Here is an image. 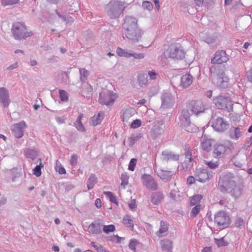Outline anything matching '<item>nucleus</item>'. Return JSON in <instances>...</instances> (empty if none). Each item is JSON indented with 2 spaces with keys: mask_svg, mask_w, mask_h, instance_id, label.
I'll use <instances>...</instances> for the list:
<instances>
[{
  "mask_svg": "<svg viewBox=\"0 0 252 252\" xmlns=\"http://www.w3.org/2000/svg\"><path fill=\"white\" fill-rule=\"evenodd\" d=\"M218 186L221 192L229 194L235 199L241 196L244 189L243 185L236 182L230 174L220 177Z\"/></svg>",
  "mask_w": 252,
  "mask_h": 252,
  "instance_id": "nucleus-1",
  "label": "nucleus"
},
{
  "mask_svg": "<svg viewBox=\"0 0 252 252\" xmlns=\"http://www.w3.org/2000/svg\"><path fill=\"white\" fill-rule=\"evenodd\" d=\"M185 52L183 47L179 44H173L170 45L161 55L159 60L169 58L183 60L185 58Z\"/></svg>",
  "mask_w": 252,
  "mask_h": 252,
  "instance_id": "nucleus-2",
  "label": "nucleus"
},
{
  "mask_svg": "<svg viewBox=\"0 0 252 252\" xmlns=\"http://www.w3.org/2000/svg\"><path fill=\"white\" fill-rule=\"evenodd\" d=\"M126 8L125 3L114 0L110 1L105 6V11L111 19H116L120 16Z\"/></svg>",
  "mask_w": 252,
  "mask_h": 252,
  "instance_id": "nucleus-3",
  "label": "nucleus"
},
{
  "mask_svg": "<svg viewBox=\"0 0 252 252\" xmlns=\"http://www.w3.org/2000/svg\"><path fill=\"white\" fill-rule=\"evenodd\" d=\"M12 33L16 40H23L32 36L33 33L28 29L24 23L16 22L12 27Z\"/></svg>",
  "mask_w": 252,
  "mask_h": 252,
  "instance_id": "nucleus-4",
  "label": "nucleus"
},
{
  "mask_svg": "<svg viewBox=\"0 0 252 252\" xmlns=\"http://www.w3.org/2000/svg\"><path fill=\"white\" fill-rule=\"evenodd\" d=\"M211 78L212 83L220 88L228 87L229 78L222 70H220L216 75L211 70Z\"/></svg>",
  "mask_w": 252,
  "mask_h": 252,
  "instance_id": "nucleus-5",
  "label": "nucleus"
},
{
  "mask_svg": "<svg viewBox=\"0 0 252 252\" xmlns=\"http://www.w3.org/2000/svg\"><path fill=\"white\" fill-rule=\"evenodd\" d=\"M213 102L218 109L226 110L228 112L233 110L232 101L228 97L221 95L217 96L214 98Z\"/></svg>",
  "mask_w": 252,
  "mask_h": 252,
  "instance_id": "nucleus-6",
  "label": "nucleus"
},
{
  "mask_svg": "<svg viewBox=\"0 0 252 252\" xmlns=\"http://www.w3.org/2000/svg\"><path fill=\"white\" fill-rule=\"evenodd\" d=\"M187 107L196 116L204 113L207 109L206 105L201 100H192L188 103Z\"/></svg>",
  "mask_w": 252,
  "mask_h": 252,
  "instance_id": "nucleus-7",
  "label": "nucleus"
},
{
  "mask_svg": "<svg viewBox=\"0 0 252 252\" xmlns=\"http://www.w3.org/2000/svg\"><path fill=\"white\" fill-rule=\"evenodd\" d=\"M189 111V109L187 107V108L183 109L179 119L181 125L185 128L186 130L188 132H192L194 130V129L192 128L193 125H192L190 122V115Z\"/></svg>",
  "mask_w": 252,
  "mask_h": 252,
  "instance_id": "nucleus-8",
  "label": "nucleus"
},
{
  "mask_svg": "<svg viewBox=\"0 0 252 252\" xmlns=\"http://www.w3.org/2000/svg\"><path fill=\"white\" fill-rule=\"evenodd\" d=\"M194 176L196 181L202 183L209 181L213 177L212 172L205 167L197 168L194 172Z\"/></svg>",
  "mask_w": 252,
  "mask_h": 252,
  "instance_id": "nucleus-9",
  "label": "nucleus"
},
{
  "mask_svg": "<svg viewBox=\"0 0 252 252\" xmlns=\"http://www.w3.org/2000/svg\"><path fill=\"white\" fill-rule=\"evenodd\" d=\"M117 95L112 91H104L99 93V101L102 105L111 106L114 104Z\"/></svg>",
  "mask_w": 252,
  "mask_h": 252,
  "instance_id": "nucleus-10",
  "label": "nucleus"
},
{
  "mask_svg": "<svg viewBox=\"0 0 252 252\" xmlns=\"http://www.w3.org/2000/svg\"><path fill=\"white\" fill-rule=\"evenodd\" d=\"M215 222L221 229H224L228 227L230 223L229 216L223 211H220L215 215Z\"/></svg>",
  "mask_w": 252,
  "mask_h": 252,
  "instance_id": "nucleus-11",
  "label": "nucleus"
},
{
  "mask_svg": "<svg viewBox=\"0 0 252 252\" xmlns=\"http://www.w3.org/2000/svg\"><path fill=\"white\" fill-rule=\"evenodd\" d=\"M143 34L142 31L139 28L124 32V34L126 37L129 41L133 43L138 42L141 38Z\"/></svg>",
  "mask_w": 252,
  "mask_h": 252,
  "instance_id": "nucleus-12",
  "label": "nucleus"
},
{
  "mask_svg": "<svg viewBox=\"0 0 252 252\" xmlns=\"http://www.w3.org/2000/svg\"><path fill=\"white\" fill-rule=\"evenodd\" d=\"M212 126L214 129L219 132H224L228 127L229 124L223 118L221 117H214L212 118Z\"/></svg>",
  "mask_w": 252,
  "mask_h": 252,
  "instance_id": "nucleus-13",
  "label": "nucleus"
},
{
  "mask_svg": "<svg viewBox=\"0 0 252 252\" xmlns=\"http://www.w3.org/2000/svg\"><path fill=\"white\" fill-rule=\"evenodd\" d=\"M228 148V147L224 144L217 143L213 146L212 155L215 158H222L225 155Z\"/></svg>",
  "mask_w": 252,
  "mask_h": 252,
  "instance_id": "nucleus-14",
  "label": "nucleus"
},
{
  "mask_svg": "<svg viewBox=\"0 0 252 252\" xmlns=\"http://www.w3.org/2000/svg\"><path fill=\"white\" fill-rule=\"evenodd\" d=\"M27 125L24 121L14 124L11 126L12 134L17 138H20L23 136L25 129Z\"/></svg>",
  "mask_w": 252,
  "mask_h": 252,
  "instance_id": "nucleus-15",
  "label": "nucleus"
},
{
  "mask_svg": "<svg viewBox=\"0 0 252 252\" xmlns=\"http://www.w3.org/2000/svg\"><path fill=\"white\" fill-rule=\"evenodd\" d=\"M161 109H167L172 107L174 104V98L169 93H164L161 96Z\"/></svg>",
  "mask_w": 252,
  "mask_h": 252,
  "instance_id": "nucleus-16",
  "label": "nucleus"
},
{
  "mask_svg": "<svg viewBox=\"0 0 252 252\" xmlns=\"http://www.w3.org/2000/svg\"><path fill=\"white\" fill-rule=\"evenodd\" d=\"M142 180H143V184L148 189L153 190L157 189V183L151 175L145 174L142 175Z\"/></svg>",
  "mask_w": 252,
  "mask_h": 252,
  "instance_id": "nucleus-17",
  "label": "nucleus"
},
{
  "mask_svg": "<svg viewBox=\"0 0 252 252\" xmlns=\"http://www.w3.org/2000/svg\"><path fill=\"white\" fill-rule=\"evenodd\" d=\"M124 31L139 28L137 25V19L132 16H126L123 24Z\"/></svg>",
  "mask_w": 252,
  "mask_h": 252,
  "instance_id": "nucleus-18",
  "label": "nucleus"
},
{
  "mask_svg": "<svg viewBox=\"0 0 252 252\" xmlns=\"http://www.w3.org/2000/svg\"><path fill=\"white\" fill-rule=\"evenodd\" d=\"M229 60V56L226 53L225 51H218L215 53L214 57L212 59L213 63L221 64L226 63Z\"/></svg>",
  "mask_w": 252,
  "mask_h": 252,
  "instance_id": "nucleus-19",
  "label": "nucleus"
},
{
  "mask_svg": "<svg viewBox=\"0 0 252 252\" xmlns=\"http://www.w3.org/2000/svg\"><path fill=\"white\" fill-rule=\"evenodd\" d=\"M10 102L8 90L5 87L0 88V103L3 107L7 108Z\"/></svg>",
  "mask_w": 252,
  "mask_h": 252,
  "instance_id": "nucleus-20",
  "label": "nucleus"
},
{
  "mask_svg": "<svg viewBox=\"0 0 252 252\" xmlns=\"http://www.w3.org/2000/svg\"><path fill=\"white\" fill-rule=\"evenodd\" d=\"M214 140L209 136L203 133L200 139L201 147L203 150L208 152L211 150L212 142Z\"/></svg>",
  "mask_w": 252,
  "mask_h": 252,
  "instance_id": "nucleus-21",
  "label": "nucleus"
},
{
  "mask_svg": "<svg viewBox=\"0 0 252 252\" xmlns=\"http://www.w3.org/2000/svg\"><path fill=\"white\" fill-rule=\"evenodd\" d=\"M244 132L243 127L231 126L229 130V136L232 139L238 140Z\"/></svg>",
  "mask_w": 252,
  "mask_h": 252,
  "instance_id": "nucleus-22",
  "label": "nucleus"
},
{
  "mask_svg": "<svg viewBox=\"0 0 252 252\" xmlns=\"http://www.w3.org/2000/svg\"><path fill=\"white\" fill-rule=\"evenodd\" d=\"M102 225L98 220H94L88 226V232L92 234H100L101 233Z\"/></svg>",
  "mask_w": 252,
  "mask_h": 252,
  "instance_id": "nucleus-23",
  "label": "nucleus"
},
{
  "mask_svg": "<svg viewBox=\"0 0 252 252\" xmlns=\"http://www.w3.org/2000/svg\"><path fill=\"white\" fill-rule=\"evenodd\" d=\"M157 175L162 181H168L170 180L174 175V173L172 171L159 169L157 171Z\"/></svg>",
  "mask_w": 252,
  "mask_h": 252,
  "instance_id": "nucleus-24",
  "label": "nucleus"
},
{
  "mask_svg": "<svg viewBox=\"0 0 252 252\" xmlns=\"http://www.w3.org/2000/svg\"><path fill=\"white\" fill-rule=\"evenodd\" d=\"M193 77L189 73L183 75L180 80V86L184 88L189 87L192 83Z\"/></svg>",
  "mask_w": 252,
  "mask_h": 252,
  "instance_id": "nucleus-25",
  "label": "nucleus"
},
{
  "mask_svg": "<svg viewBox=\"0 0 252 252\" xmlns=\"http://www.w3.org/2000/svg\"><path fill=\"white\" fill-rule=\"evenodd\" d=\"M179 159L178 155L173 153L171 151H164L161 154V159L163 161H168L170 160L177 161Z\"/></svg>",
  "mask_w": 252,
  "mask_h": 252,
  "instance_id": "nucleus-26",
  "label": "nucleus"
},
{
  "mask_svg": "<svg viewBox=\"0 0 252 252\" xmlns=\"http://www.w3.org/2000/svg\"><path fill=\"white\" fill-rule=\"evenodd\" d=\"M246 159L247 156L246 155L242 154L234 157L232 159V161L236 166L241 167Z\"/></svg>",
  "mask_w": 252,
  "mask_h": 252,
  "instance_id": "nucleus-27",
  "label": "nucleus"
},
{
  "mask_svg": "<svg viewBox=\"0 0 252 252\" xmlns=\"http://www.w3.org/2000/svg\"><path fill=\"white\" fill-rule=\"evenodd\" d=\"M163 194L161 191L155 192L151 194V202L154 205H159L163 199Z\"/></svg>",
  "mask_w": 252,
  "mask_h": 252,
  "instance_id": "nucleus-28",
  "label": "nucleus"
},
{
  "mask_svg": "<svg viewBox=\"0 0 252 252\" xmlns=\"http://www.w3.org/2000/svg\"><path fill=\"white\" fill-rule=\"evenodd\" d=\"M136 112L133 108H127L124 111L123 114V122L124 123L128 122L129 119L135 115Z\"/></svg>",
  "mask_w": 252,
  "mask_h": 252,
  "instance_id": "nucleus-29",
  "label": "nucleus"
},
{
  "mask_svg": "<svg viewBox=\"0 0 252 252\" xmlns=\"http://www.w3.org/2000/svg\"><path fill=\"white\" fill-rule=\"evenodd\" d=\"M164 126L161 122L160 125H156L152 130V134L154 138L162 134L164 132Z\"/></svg>",
  "mask_w": 252,
  "mask_h": 252,
  "instance_id": "nucleus-30",
  "label": "nucleus"
},
{
  "mask_svg": "<svg viewBox=\"0 0 252 252\" xmlns=\"http://www.w3.org/2000/svg\"><path fill=\"white\" fill-rule=\"evenodd\" d=\"M137 82L140 87L146 86L148 85V75L145 72L139 73L137 76Z\"/></svg>",
  "mask_w": 252,
  "mask_h": 252,
  "instance_id": "nucleus-31",
  "label": "nucleus"
},
{
  "mask_svg": "<svg viewBox=\"0 0 252 252\" xmlns=\"http://www.w3.org/2000/svg\"><path fill=\"white\" fill-rule=\"evenodd\" d=\"M84 115L82 113H81L79 115L77 120L74 123V126L76 128V129L81 132H85L86 129L85 127L83 126L82 123L81 122L82 118L83 117Z\"/></svg>",
  "mask_w": 252,
  "mask_h": 252,
  "instance_id": "nucleus-32",
  "label": "nucleus"
},
{
  "mask_svg": "<svg viewBox=\"0 0 252 252\" xmlns=\"http://www.w3.org/2000/svg\"><path fill=\"white\" fill-rule=\"evenodd\" d=\"M161 247L162 251L167 252H172L173 243L172 242L169 240H163L160 242Z\"/></svg>",
  "mask_w": 252,
  "mask_h": 252,
  "instance_id": "nucleus-33",
  "label": "nucleus"
},
{
  "mask_svg": "<svg viewBox=\"0 0 252 252\" xmlns=\"http://www.w3.org/2000/svg\"><path fill=\"white\" fill-rule=\"evenodd\" d=\"M104 114L103 112H100L97 115H94L92 118L91 124L93 126H96L100 124L104 118Z\"/></svg>",
  "mask_w": 252,
  "mask_h": 252,
  "instance_id": "nucleus-34",
  "label": "nucleus"
},
{
  "mask_svg": "<svg viewBox=\"0 0 252 252\" xmlns=\"http://www.w3.org/2000/svg\"><path fill=\"white\" fill-rule=\"evenodd\" d=\"M97 182V178L95 175L91 174L87 182V186L89 190L93 189Z\"/></svg>",
  "mask_w": 252,
  "mask_h": 252,
  "instance_id": "nucleus-35",
  "label": "nucleus"
},
{
  "mask_svg": "<svg viewBox=\"0 0 252 252\" xmlns=\"http://www.w3.org/2000/svg\"><path fill=\"white\" fill-rule=\"evenodd\" d=\"M93 87L90 84H87L84 88H83L81 94L84 97H90L92 95Z\"/></svg>",
  "mask_w": 252,
  "mask_h": 252,
  "instance_id": "nucleus-36",
  "label": "nucleus"
},
{
  "mask_svg": "<svg viewBox=\"0 0 252 252\" xmlns=\"http://www.w3.org/2000/svg\"><path fill=\"white\" fill-rule=\"evenodd\" d=\"M130 52V50L125 49L121 47H118L116 49L117 54L119 56L125 58H129Z\"/></svg>",
  "mask_w": 252,
  "mask_h": 252,
  "instance_id": "nucleus-37",
  "label": "nucleus"
},
{
  "mask_svg": "<svg viewBox=\"0 0 252 252\" xmlns=\"http://www.w3.org/2000/svg\"><path fill=\"white\" fill-rule=\"evenodd\" d=\"M80 79L82 82H85L89 75V72L84 68H79Z\"/></svg>",
  "mask_w": 252,
  "mask_h": 252,
  "instance_id": "nucleus-38",
  "label": "nucleus"
},
{
  "mask_svg": "<svg viewBox=\"0 0 252 252\" xmlns=\"http://www.w3.org/2000/svg\"><path fill=\"white\" fill-rule=\"evenodd\" d=\"M122 223L127 227H129L131 228H133V221L127 215L124 216L122 220Z\"/></svg>",
  "mask_w": 252,
  "mask_h": 252,
  "instance_id": "nucleus-39",
  "label": "nucleus"
},
{
  "mask_svg": "<svg viewBox=\"0 0 252 252\" xmlns=\"http://www.w3.org/2000/svg\"><path fill=\"white\" fill-rule=\"evenodd\" d=\"M168 229V224L164 221L161 220L160 222V228L158 230L159 236H162V234L166 232Z\"/></svg>",
  "mask_w": 252,
  "mask_h": 252,
  "instance_id": "nucleus-40",
  "label": "nucleus"
},
{
  "mask_svg": "<svg viewBox=\"0 0 252 252\" xmlns=\"http://www.w3.org/2000/svg\"><path fill=\"white\" fill-rule=\"evenodd\" d=\"M38 160L40 161V163L39 165H36L34 168L33 169V174L38 177L41 175V168L43 167V165L41 163V158H39Z\"/></svg>",
  "mask_w": 252,
  "mask_h": 252,
  "instance_id": "nucleus-41",
  "label": "nucleus"
},
{
  "mask_svg": "<svg viewBox=\"0 0 252 252\" xmlns=\"http://www.w3.org/2000/svg\"><path fill=\"white\" fill-rule=\"evenodd\" d=\"M141 137L142 135L140 133L131 135L128 139L129 146H132Z\"/></svg>",
  "mask_w": 252,
  "mask_h": 252,
  "instance_id": "nucleus-42",
  "label": "nucleus"
},
{
  "mask_svg": "<svg viewBox=\"0 0 252 252\" xmlns=\"http://www.w3.org/2000/svg\"><path fill=\"white\" fill-rule=\"evenodd\" d=\"M202 196L201 195H195L192 196L190 199V204L191 206L196 205H200V202L202 199Z\"/></svg>",
  "mask_w": 252,
  "mask_h": 252,
  "instance_id": "nucleus-43",
  "label": "nucleus"
},
{
  "mask_svg": "<svg viewBox=\"0 0 252 252\" xmlns=\"http://www.w3.org/2000/svg\"><path fill=\"white\" fill-rule=\"evenodd\" d=\"M201 37L202 40L209 45L212 44L215 42L217 38L214 35H206L205 37L202 36Z\"/></svg>",
  "mask_w": 252,
  "mask_h": 252,
  "instance_id": "nucleus-44",
  "label": "nucleus"
},
{
  "mask_svg": "<svg viewBox=\"0 0 252 252\" xmlns=\"http://www.w3.org/2000/svg\"><path fill=\"white\" fill-rule=\"evenodd\" d=\"M25 155L27 158L34 160L37 157V155L36 152L32 149H27L25 151Z\"/></svg>",
  "mask_w": 252,
  "mask_h": 252,
  "instance_id": "nucleus-45",
  "label": "nucleus"
},
{
  "mask_svg": "<svg viewBox=\"0 0 252 252\" xmlns=\"http://www.w3.org/2000/svg\"><path fill=\"white\" fill-rule=\"evenodd\" d=\"M56 13L58 15V16L61 18L63 22H66V24L72 23L74 22V19L70 16H65L62 15L60 13H59L57 10L56 11Z\"/></svg>",
  "mask_w": 252,
  "mask_h": 252,
  "instance_id": "nucleus-46",
  "label": "nucleus"
},
{
  "mask_svg": "<svg viewBox=\"0 0 252 252\" xmlns=\"http://www.w3.org/2000/svg\"><path fill=\"white\" fill-rule=\"evenodd\" d=\"M215 240L216 244L219 247L226 246L229 244L228 241L225 240L224 237L220 239H215Z\"/></svg>",
  "mask_w": 252,
  "mask_h": 252,
  "instance_id": "nucleus-47",
  "label": "nucleus"
},
{
  "mask_svg": "<svg viewBox=\"0 0 252 252\" xmlns=\"http://www.w3.org/2000/svg\"><path fill=\"white\" fill-rule=\"evenodd\" d=\"M102 229L105 233H109L114 232L116 229L114 225L109 224L103 225Z\"/></svg>",
  "mask_w": 252,
  "mask_h": 252,
  "instance_id": "nucleus-48",
  "label": "nucleus"
},
{
  "mask_svg": "<svg viewBox=\"0 0 252 252\" xmlns=\"http://www.w3.org/2000/svg\"><path fill=\"white\" fill-rule=\"evenodd\" d=\"M104 194L109 198L110 202L117 203V200L116 196L110 191H104Z\"/></svg>",
  "mask_w": 252,
  "mask_h": 252,
  "instance_id": "nucleus-49",
  "label": "nucleus"
},
{
  "mask_svg": "<svg viewBox=\"0 0 252 252\" xmlns=\"http://www.w3.org/2000/svg\"><path fill=\"white\" fill-rule=\"evenodd\" d=\"M60 98L62 101H67L68 100V93L63 90L59 91Z\"/></svg>",
  "mask_w": 252,
  "mask_h": 252,
  "instance_id": "nucleus-50",
  "label": "nucleus"
},
{
  "mask_svg": "<svg viewBox=\"0 0 252 252\" xmlns=\"http://www.w3.org/2000/svg\"><path fill=\"white\" fill-rule=\"evenodd\" d=\"M139 244L138 241L135 239H132L130 240L129 243L128 247L129 249L135 252H136V246Z\"/></svg>",
  "mask_w": 252,
  "mask_h": 252,
  "instance_id": "nucleus-51",
  "label": "nucleus"
},
{
  "mask_svg": "<svg viewBox=\"0 0 252 252\" xmlns=\"http://www.w3.org/2000/svg\"><path fill=\"white\" fill-rule=\"evenodd\" d=\"M19 0H1V3L3 6L12 5L18 3Z\"/></svg>",
  "mask_w": 252,
  "mask_h": 252,
  "instance_id": "nucleus-52",
  "label": "nucleus"
},
{
  "mask_svg": "<svg viewBox=\"0 0 252 252\" xmlns=\"http://www.w3.org/2000/svg\"><path fill=\"white\" fill-rule=\"evenodd\" d=\"M133 57L135 59H143L145 57V54L143 53H136L131 50L129 58Z\"/></svg>",
  "mask_w": 252,
  "mask_h": 252,
  "instance_id": "nucleus-53",
  "label": "nucleus"
},
{
  "mask_svg": "<svg viewBox=\"0 0 252 252\" xmlns=\"http://www.w3.org/2000/svg\"><path fill=\"white\" fill-rule=\"evenodd\" d=\"M201 209V205H196L192 209L190 212V216L195 217L199 213Z\"/></svg>",
  "mask_w": 252,
  "mask_h": 252,
  "instance_id": "nucleus-54",
  "label": "nucleus"
},
{
  "mask_svg": "<svg viewBox=\"0 0 252 252\" xmlns=\"http://www.w3.org/2000/svg\"><path fill=\"white\" fill-rule=\"evenodd\" d=\"M147 75L151 80H156L159 77L158 73L154 70H149Z\"/></svg>",
  "mask_w": 252,
  "mask_h": 252,
  "instance_id": "nucleus-55",
  "label": "nucleus"
},
{
  "mask_svg": "<svg viewBox=\"0 0 252 252\" xmlns=\"http://www.w3.org/2000/svg\"><path fill=\"white\" fill-rule=\"evenodd\" d=\"M61 78L62 82L64 84L69 83V74L66 72H63L61 74Z\"/></svg>",
  "mask_w": 252,
  "mask_h": 252,
  "instance_id": "nucleus-56",
  "label": "nucleus"
},
{
  "mask_svg": "<svg viewBox=\"0 0 252 252\" xmlns=\"http://www.w3.org/2000/svg\"><path fill=\"white\" fill-rule=\"evenodd\" d=\"M129 176L126 174H123L121 175V179L122 180L121 186L124 188L128 183Z\"/></svg>",
  "mask_w": 252,
  "mask_h": 252,
  "instance_id": "nucleus-57",
  "label": "nucleus"
},
{
  "mask_svg": "<svg viewBox=\"0 0 252 252\" xmlns=\"http://www.w3.org/2000/svg\"><path fill=\"white\" fill-rule=\"evenodd\" d=\"M205 164L211 169H214L217 168L219 165V162L218 161L214 162L213 161H205Z\"/></svg>",
  "mask_w": 252,
  "mask_h": 252,
  "instance_id": "nucleus-58",
  "label": "nucleus"
},
{
  "mask_svg": "<svg viewBox=\"0 0 252 252\" xmlns=\"http://www.w3.org/2000/svg\"><path fill=\"white\" fill-rule=\"evenodd\" d=\"M58 161L57 160V163H56V170L58 172V173L60 174H65L66 173V170L65 169V168L61 166V164L59 163V165H58Z\"/></svg>",
  "mask_w": 252,
  "mask_h": 252,
  "instance_id": "nucleus-59",
  "label": "nucleus"
},
{
  "mask_svg": "<svg viewBox=\"0 0 252 252\" xmlns=\"http://www.w3.org/2000/svg\"><path fill=\"white\" fill-rule=\"evenodd\" d=\"M137 159L136 158H133L130 159L128 169L130 171H134L135 169V167L136 164Z\"/></svg>",
  "mask_w": 252,
  "mask_h": 252,
  "instance_id": "nucleus-60",
  "label": "nucleus"
},
{
  "mask_svg": "<svg viewBox=\"0 0 252 252\" xmlns=\"http://www.w3.org/2000/svg\"><path fill=\"white\" fill-rule=\"evenodd\" d=\"M158 92V88L157 86L152 87L148 93L149 95L152 96L157 94Z\"/></svg>",
  "mask_w": 252,
  "mask_h": 252,
  "instance_id": "nucleus-61",
  "label": "nucleus"
},
{
  "mask_svg": "<svg viewBox=\"0 0 252 252\" xmlns=\"http://www.w3.org/2000/svg\"><path fill=\"white\" fill-rule=\"evenodd\" d=\"M78 156L76 154L72 155L70 158V163L72 166H75L77 163Z\"/></svg>",
  "mask_w": 252,
  "mask_h": 252,
  "instance_id": "nucleus-62",
  "label": "nucleus"
},
{
  "mask_svg": "<svg viewBox=\"0 0 252 252\" xmlns=\"http://www.w3.org/2000/svg\"><path fill=\"white\" fill-rule=\"evenodd\" d=\"M141 125V122L139 119H136L132 121L130 125V127L133 128L139 127Z\"/></svg>",
  "mask_w": 252,
  "mask_h": 252,
  "instance_id": "nucleus-63",
  "label": "nucleus"
},
{
  "mask_svg": "<svg viewBox=\"0 0 252 252\" xmlns=\"http://www.w3.org/2000/svg\"><path fill=\"white\" fill-rule=\"evenodd\" d=\"M142 6L149 10H152L153 8V4L151 2L145 1L142 3Z\"/></svg>",
  "mask_w": 252,
  "mask_h": 252,
  "instance_id": "nucleus-64",
  "label": "nucleus"
}]
</instances>
